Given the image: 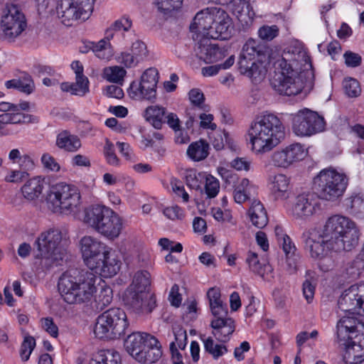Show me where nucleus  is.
Here are the masks:
<instances>
[{
	"label": "nucleus",
	"mask_w": 364,
	"mask_h": 364,
	"mask_svg": "<svg viewBox=\"0 0 364 364\" xmlns=\"http://www.w3.org/2000/svg\"><path fill=\"white\" fill-rule=\"evenodd\" d=\"M305 53L299 51L284 52L282 57L274 63L276 70L279 74L272 80V87L280 95H296L301 92L304 82L303 74L299 71V62L305 58Z\"/></svg>",
	"instance_id": "obj_1"
},
{
	"label": "nucleus",
	"mask_w": 364,
	"mask_h": 364,
	"mask_svg": "<svg viewBox=\"0 0 364 364\" xmlns=\"http://www.w3.org/2000/svg\"><path fill=\"white\" fill-rule=\"evenodd\" d=\"M97 274L87 271L70 269L59 279L58 291L68 304H82L91 300L96 292Z\"/></svg>",
	"instance_id": "obj_2"
},
{
	"label": "nucleus",
	"mask_w": 364,
	"mask_h": 364,
	"mask_svg": "<svg viewBox=\"0 0 364 364\" xmlns=\"http://www.w3.org/2000/svg\"><path fill=\"white\" fill-rule=\"evenodd\" d=\"M80 250L85 265L96 274L105 277L115 275L119 269V260L111 253V248L92 236L82 237Z\"/></svg>",
	"instance_id": "obj_3"
},
{
	"label": "nucleus",
	"mask_w": 364,
	"mask_h": 364,
	"mask_svg": "<svg viewBox=\"0 0 364 364\" xmlns=\"http://www.w3.org/2000/svg\"><path fill=\"white\" fill-rule=\"evenodd\" d=\"M232 19L223 9L207 8L196 14L190 30L202 36L211 39L228 40L231 37Z\"/></svg>",
	"instance_id": "obj_4"
},
{
	"label": "nucleus",
	"mask_w": 364,
	"mask_h": 364,
	"mask_svg": "<svg viewBox=\"0 0 364 364\" xmlns=\"http://www.w3.org/2000/svg\"><path fill=\"white\" fill-rule=\"evenodd\" d=\"M284 129L280 119L273 114L257 117L249 131L252 149L261 154L271 151L284 137Z\"/></svg>",
	"instance_id": "obj_5"
},
{
	"label": "nucleus",
	"mask_w": 364,
	"mask_h": 364,
	"mask_svg": "<svg viewBox=\"0 0 364 364\" xmlns=\"http://www.w3.org/2000/svg\"><path fill=\"white\" fill-rule=\"evenodd\" d=\"M83 223L109 240L117 238L123 229L122 218L105 205H91L84 210Z\"/></svg>",
	"instance_id": "obj_6"
},
{
	"label": "nucleus",
	"mask_w": 364,
	"mask_h": 364,
	"mask_svg": "<svg viewBox=\"0 0 364 364\" xmlns=\"http://www.w3.org/2000/svg\"><path fill=\"white\" fill-rule=\"evenodd\" d=\"M327 222L321 234L315 230H309L302 234V240L305 249L309 252L312 258L319 261V267L323 272H328L334 267V262L328 257L331 251L336 252L331 233L327 229Z\"/></svg>",
	"instance_id": "obj_7"
},
{
	"label": "nucleus",
	"mask_w": 364,
	"mask_h": 364,
	"mask_svg": "<svg viewBox=\"0 0 364 364\" xmlns=\"http://www.w3.org/2000/svg\"><path fill=\"white\" fill-rule=\"evenodd\" d=\"M327 227L331 232L336 252L350 251L359 240V230L350 218L342 215H333L327 220Z\"/></svg>",
	"instance_id": "obj_8"
},
{
	"label": "nucleus",
	"mask_w": 364,
	"mask_h": 364,
	"mask_svg": "<svg viewBox=\"0 0 364 364\" xmlns=\"http://www.w3.org/2000/svg\"><path fill=\"white\" fill-rule=\"evenodd\" d=\"M128 326L124 311L120 308H110L97 316L94 333L100 339L114 340L123 336Z\"/></svg>",
	"instance_id": "obj_9"
},
{
	"label": "nucleus",
	"mask_w": 364,
	"mask_h": 364,
	"mask_svg": "<svg viewBox=\"0 0 364 364\" xmlns=\"http://www.w3.org/2000/svg\"><path fill=\"white\" fill-rule=\"evenodd\" d=\"M348 185L346 175L334 169L321 171L314 178V188L316 196L322 200L335 201L341 197Z\"/></svg>",
	"instance_id": "obj_10"
},
{
	"label": "nucleus",
	"mask_w": 364,
	"mask_h": 364,
	"mask_svg": "<svg viewBox=\"0 0 364 364\" xmlns=\"http://www.w3.org/2000/svg\"><path fill=\"white\" fill-rule=\"evenodd\" d=\"M48 206L53 212L70 213L80 204V195L74 186L65 182L52 185L46 196Z\"/></svg>",
	"instance_id": "obj_11"
},
{
	"label": "nucleus",
	"mask_w": 364,
	"mask_h": 364,
	"mask_svg": "<svg viewBox=\"0 0 364 364\" xmlns=\"http://www.w3.org/2000/svg\"><path fill=\"white\" fill-rule=\"evenodd\" d=\"M62 240L61 232L57 229L41 233L36 241L38 254L37 257L42 259L41 263L46 267L58 265L65 257V250L59 245Z\"/></svg>",
	"instance_id": "obj_12"
},
{
	"label": "nucleus",
	"mask_w": 364,
	"mask_h": 364,
	"mask_svg": "<svg viewBox=\"0 0 364 364\" xmlns=\"http://www.w3.org/2000/svg\"><path fill=\"white\" fill-rule=\"evenodd\" d=\"M95 0H59L57 11L62 22L70 26L72 21L88 19L93 11Z\"/></svg>",
	"instance_id": "obj_13"
},
{
	"label": "nucleus",
	"mask_w": 364,
	"mask_h": 364,
	"mask_svg": "<svg viewBox=\"0 0 364 364\" xmlns=\"http://www.w3.org/2000/svg\"><path fill=\"white\" fill-rule=\"evenodd\" d=\"M159 73L155 68L146 69L141 76L140 82L133 81L128 89L129 97L136 100L153 102L156 97Z\"/></svg>",
	"instance_id": "obj_14"
},
{
	"label": "nucleus",
	"mask_w": 364,
	"mask_h": 364,
	"mask_svg": "<svg viewBox=\"0 0 364 364\" xmlns=\"http://www.w3.org/2000/svg\"><path fill=\"white\" fill-rule=\"evenodd\" d=\"M326 122L323 117L309 109L299 111L293 117L292 129L297 136H311L321 132Z\"/></svg>",
	"instance_id": "obj_15"
},
{
	"label": "nucleus",
	"mask_w": 364,
	"mask_h": 364,
	"mask_svg": "<svg viewBox=\"0 0 364 364\" xmlns=\"http://www.w3.org/2000/svg\"><path fill=\"white\" fill-rule=\"evenodd\" d=\"M26 27L25 16L18 6L14 4L7 5L4 9L1 20L4 38L9 41H13Z\"/></svg>",
	"instance_id": "obj_16"
},
{
	"label": "nucleus",
	"mask_w": 364,
	"mask_h": 364,
	"mask_svg": "<svg viewBox=\"0 0 364 364\" xmlns=\"http://www.w3.org/2000/svg\"><path fill=\"white\" fill-rule=\"evenodd\" d=\"M122 301L128 310L139 315L151 313L156 306L154 294L129 287L124 292Z\"/></svg>",
	"instance_id": "obj_17"
},
{
	"label": "nucleus",
	"mask_w": 364,
	"mask_h": 364,
	"mask_svg": "<svg viewBox=\"0 0 364 364\" xmlns=\"http://www.w3.org/2000/svg\"><path fill=\"white\" fill-rule=\"evenodd\" d=\"M318 197L313 193L297 196L291 208V215L298 220L309 219L320 208Z\"/></svg>",
	"instance_id": "obj_18"
},
{
	"label": "nucleus",
	"mask_w": 364,
	"mask_h": 364,
	"mask_svg": "<svg viewBox=\"0 0 364 364\" xmlns=\"http://www.w3.org/2000/svg\"><path fill=\"white\" fill-rule=\"evenodd\" d=\"M362 296L358 286L352 285L348 289H346L338 299V308L342 311L350 314L363 315L364 303Z\"/></svg>",
	"instance_id": "obj_19"
},
{
	"label": "nucleus",
	"mask_w": 364,
	"mask_h": 364,
	"mask_svg": "<svg viewBox=\"0 0 364 364\" xmlns=\"http://www.w3.org/2000/svg\"><path fill=\"white\" fill-rule=\"evenodd\" d=\"M210 39L202 37L196 48L197 56L206 63H215L228 55L227 50L224 47L210 43Z\"/></svg>",
	"instance_id": "obj_20"
},
{
	"label": "nucleus",
	"mask_w": 364,
	"mask_h": 364,
	"mask_svg": "<svg viewBox=\"0 0 364 364\" xmlns=\"http://www.w3.org/2000/svg\"><path fill=\"white\" fill-rule=\"evenodd\" d=\"M237 65L242 75H246L255 82L260 81L265 75L266 71L262 63H259L256 60H249L243 55L240 54Z\"/></svg>",
	"instance_id": "obj_21"
},
{
	"label": "nucleus",
	"mask_w": 364,
	"mask_h": 364,
	"mask_svg": "<svg viewBox=\"0 0 364 364\" xmlns=\"http://www.w3.org/2000/svg\"><path fill=\"white\" fill-rule=\"evenodd\" d=\"M146 338H148V341L139 355H136V360L141 363H153L161 357V346L154 336H147Z\"/></svg>",
	"instance_id": "obj_22"
},
{
	"label": "nucleus",
	"mask_w": 364,
	"mask_h": 364,
	"mask_svg": "<svg viewBox=\"0 0 364 364\" xmlns=\"http://www.w3.org/2000/svg\"><path fill=\"white\" fill-rule=\"evenodd\" d=\"M210 326L213 328V334L220 342L225 343L230 339V336L235 331V322L232 318L213 319Z\"/></svg>",
	"instance_id": "obj_23"
},
{
	"label": "nucleus",
	"mask_w": 364,
	"mask_h": 364,
	"mask_svg": "<svg viewBox=\"0 0 364 364\" xmlns=\"http://www.w3.org/2000/svg\"><path fill=\"white\" fill-rule=\"evenodd\" d=\"M240 54L247 57L249 60H256L259 63H263L268 55V51L264 45L250 38L243 46Z\"/></svg>",
	"instance_id": "obj_24"
},
{
	"label": "nucleus",
	"mask_w": 364,
	"mask_h": 364,
	"mask_svg": "<svg viewBox=\"0 0 364 364\" xmlns=\"http://www.w3.org/2000/svg\"><path fill=\"white\" fill-rule=\"evenodd\" d=\"M147 336H152L149 333L135 332L129 334L124 341V348L127 352L135 360L139 355L143 347L148 341Z\"/></svg>",
	"instance_id": "obj_25"
},
{
	"label": "nucleus",
	"mask_w": 364,
	"mask_h": 364,
	"mask_svg": "<svg viewBox=\"0 0 364 364\" xmlns=\"http://www.w3.org/2000/svg\"><path fill=\"white\" fill-rule=\"evenodd\" d=\"M55 146L65 151L75 152L81 147V141L77 136L63 130L58 134Z\"/></svg>",
	"instance_id": "obj_26"
},
{
	"label": "nucleus",
	"mask_w": 364,
	"mask_h": 364,
	"mask_svg": "<svg viewBox=\"0 0 364 364\" xmlns=\"http://www.w3.org/2000/svg\"><path fill=\"white\" fill-rule=\"evenodd\" d=\"M344 359L349 364H359L364 360V336L361 335L356 341L346 348Z\"/></svg>",
	"instance_id": "obj_27"
},
{
	"label": "nucleus",
	"mask_w": 364,
	"mask_h": 364,
	"mask_svg": "<svg viewBox=\"0 0 364 364\" xmlns=\"http://www.w3.org/2000/svg\"><path fill=\"white\" fill-rule=\"evenodd\" d=\"M44 184V180L39 176L31 178L21 188L22 194L27 200H33L41 195Z\"/></svg>",
	"instance_id": "obj_28"
},
{
	"label": "nucleus",
	"mask_w": 364,
	"mask_h": 364,
	"mask_svg": "<svg viewBox=\"0 0 364 364\" xmlns=\"http://www.w3.org/2000/svg\"><path fill=\"white\" fill-rule=\"evenodd\" d=\"M166 109L165 107L159 105H151L145 109L144 117L155 129H160L166 122Z\"/></svg>",
	"instance_id": "obj_29"
},
{
	"label": "nucleus",
	"mask_w": 364,
	"mask_h": 364,
	"mask_svg": "<svg viewBox=\"0 0 364 364\" xmlns=\"http://www.w3.org/2000/svg\"><path fill=\"white\" fill-rule=\"evenodd\" d=\"M289 179L284 174H277L272 181V193L275 199L285 200L289 197Z\"/></svg>",
	"instance_id": "obj_30"
},
{
	"label": "nucleus",
	"mask_w": 364,
	"mask_h": 364,
	"mask_svg": "<svg viewBox=\"0 0 364 364\" xmlns=\"http://www.w3.org/2000/svg\"><path fill=\"white\" fill-rule=\"evenodd\" d=\"M249 215L252 224L258 228H263L268 223L267 212L260 201L252 202L249 210Z\"/></svg>",
	"instance_id": "obj_31"
},
{
	"label": "nucleus",
	"mask_w": 364,
	"mask_h": 364,
	"mask_svg": "<svg viewBox=\"0 0 364 364\" xmlns=\"http://www.w3.org/2000/svg\"><path fill=\"white\" fill-rule=\"evenodd\" d=\"M0 122L3 123V124L38 123V119L33 115L21 113L17 111L0 114Z\"/></svg>",
	"instance_id": "obj_32"
},
{
	"label": "nucleus",
	"mask_w": 364,
	"mask_h": 364,
	"mask_svg": "<svg viewBox=\"0 0 364 364\" xmlns=\"http://www.w3.org/2000/svg\"><path fill=\"white\" fill-rule=\"evenodd\" d=\"M209 144L203 139L191 143L187 149V155L195 161H200L208 156Z\"/></svg>",
	"instance_id": "obj_33"
},
{
	"label": "nucleus",
	"mask_w": 364,
	"mask_h": 364,
	"mask_svg": "<svg viewBox=\"0 0 364 364\" xmlns=\"http://www.w3.org/2000/svg\"><path fill=\"white\" fill-rule=\"evenodd\" d=\"M112 289L105 284L101 286L100 292L95 296V301L92 303V308L95 311H102L112 301Z\"/></svg>",
	"instance_id": "obj_34"
},
{
	"label": "nucleus",
	"mask_w": 364,
	"mask_h": 364,
	"mask_svg": "<svg viewBox=\"0 0 364 364\" xmlns=\"http://www.w3.org/2000/svg\"><path fill=\"white\" fill-rule=\"evenodd\" d=\"M150 285V273L146 270H139L134 274L132 282L128 287L136 291H149Z\"/></svg>",
	"instance_id": "obj_35"
},
{
	"label": "nucleus",
	"mask_w": 364,
	"mask_h": 364,
	"mask_svg": "<svg viewBox=\"0 0 364 364\" xmlns=\"http://www.w3.org/2000/svg\"><path fill=\"white\" fill-rule=\"evenodd\" d=\"M232 5V11L240 21L247 23V18H251L254 14L250 10L249 0H235L230 3Z\"/></svg>",
	"instance_id": "obj_36"
},
{
	"label": "nucleus",
	"mask_w": 364,
	"mask_h": 364,
	"mask_svg": "<svg viewBox=\"0 0 364 364\" xmlns=\"http://www.w3.org/2000/svg\"><path fill=\"white\" fill-rule=\"evenodd\" d=\"M60 88L63 92H70L72 95L83 96L89 92L88 79L76 80L75 83L63 82Z\"/></svg>",
	"instance_id": "obj_37"
},
{
	"label": "nucleus",
	"mask_w": 364,
	"mask_h": 364,
	"mask_svg": "<svg viewBox=\"0 0 364 364\" xmlns=\"http://www.w3.org/2000/svg\"><path fill=\"white\" fill-rule=\"evenodd\" d=\"M89 364H121V357L118 352L107 350L100 352Z\"/></svg>",
	"instance_id": "obj_38"
},
{
	"label": "nucleus",
	"mask_w": 364,
	"mask_h": 364,
	"mask_svg": "<svg viewBox=\"0 0 364 364\" xmlns=\"http://www.w3.org/2000/svg\"><path fill=\"white\" fill-rule=\"evenodd\" d=\"M206 173L197 172L196 170H188L186 173V183L192 189L201 190V185L204 183Z\"/></svg>",
	"instance_id": "obj_39"
},
{
	"label": "nucleus",
	"mask_w": 364,
	"mask_h": 364,
	"mask_svg": "<svg viewBox=\"0 0 364 364\" xmlns=\"http://www.w3.org/2000/svg\"><path fill=\"white\" fill-rule=\"evenodd\" d=\"M361 336L357 334V331L344 328L341 324H337V338L338 341L341 343L347 348L352 343L353 339H358Z\"/></svg>",
	"instance_id": "obj_40"
},
{
	"label": "nucleus",
	"mask_w": 364,
	"mask_h": 364,
	"mask_svg": "<svg viewBox=\"0 0 364 364\" xmlns=\"http://www.w3.org/2000/svg\"><path fill=\"white\" fill-rule=\"evenodd\" d=\"M204 348L205 351L210 353L214 359L219 358L228 352L225 346L223 344H215L211 337H208L204 340Z\"/></svg>",
	"instance_id": "obj_41"
},
{
	"label": "nucleus",
	"mask_w": 364,
	"mask_h": 364,
	"mask_svg": "<svg viewBox=\"0 0 364 364\" xmlns=\"http://www.w3.org/2000/svg\"><path fill=\"white\" fill-rule=\"evenodd\" d=\"M288 159L291 165L298 161H301L306 155L304 146L300 144H293L285 148Z\"/></svg>",
	"instance_id": "obj_42"
},
{
	"label": "nucleus",
	"mask_w": 364,
	"mask_h": 364,
	"mask_svg": "<svg viewBox=\"0 0 364 364\" xmlns=\"http://www.w3.org/2000/svg\"><path fill=\"white\" fill-rule=\"evenodd\" d=\"M126 73L127 72L123 68L117 65L106 68L104 70L105 78L109 82L116 83H121L123 81Z\"/></svg>",
	"instance_id": "obj_43"
},
{
	"label": "nucleus",
	"mask_w": 364,
	"mask_h": 364,
	"mask_svg": "<svg viewBox=\"0 0 364 364\" xmlns=\"http://www.w3.org/2000/svg\"><path fill=\"white\" fill-rule=\"evenodd\" d=\"M235 63L234 55L229 57L224 63L204 67L202 68V74L203 76L210 77L218 73L221 69H228L230 68Z\"/></svg>",
	"instance_id": "obj_44"
},
{
	"label": "nucleus",
	"mask_w": 364,
	"mask_h": 364,
	"mask_svg": "<svg viewBox=\"0 0 364 364\" xmlns=\"http://www.w3.org/2000/svg\"><path fill=\"white\" fill-rule=\"evenodd\" d=\"M246 262L249 265L250 270L262 277H264V270L267 266H262L258 259L257 255L255 252H249L246 259Z\"/></svg>",
	"instance_id": "obj_45"
},
{
	"label": "nucleus",
	"mask_w": 364,
	"mask_h": 364,
	"mask_svg": "<svg viewBox=\"0 0 364 364\" xmlns=\"http://www.w3.org/2000/svg\"><path fill=\"white\" fill-rule=\"evenodd\" d=\"M131 52L139 63L144 60L149 55L146 45L140 40L132 43Z\"/></svg>",
	"instance_id": "obj_46"
},
{
	"label": "nucleus",
	"mask_w": 364,
	"mask_h": 364,
	"mask_svg": "<svg viewBox=\"0 0 364 364\" xmlns=\"http://www.w3.org/2000/svg\"><path fill=\"white\" fill-rule=\"evenodd\" d=\"M158 9L164 14L169 13L181 7L183 0H154Z\"/></svg>",
	"instance_id": "obj_47"
},
{
	"label": "nucleus",
	"mask_w": 364,
	"mask_h": 364,
	"mask_svg": "<svg viewBox=\"0 0 364 364\" xmlns=\"http://www.w3.org/2000/svg\"><path fill=\"white\" fill-rule=\"evenodd\" d=\"M189 100L191 104L204 111L208 110V106L204 104L205 97L203 93L198 88L192 89L188 92Z\"/></svg>",
	"instance_id": "obj_48"
},
{
	"label": "nucleus",
	"mask_w": 364,
	"mask_h": 364,
	"mask_svg": "<svg viewBox=\"0 0 364 364\" xmlns=\"http://www.w3.org/2000/svg\"><path fill=\"white\" fill-rule=\"evenodd\" d=\"M204 182L205 183V193L208 197L210 198H215L218 195L220 189L218 181L213 176L206 174Z\"/></svg>",
	"instance_id": "obj_49"
},
{
	"label": "nucleus",
	"mask_w": 364,
	"mask_h": 364,
	"mask_svg": "<svg viewBox=\"0 0 364 364\" xmlns=\"http://www.w3.org/2000/svg\"><path fill=\"white\" fill-rule=\"evenodd\" d=\"M172 330L175 338V341L173 342L175 343L176 346L178 349H185L187 344L186 331L180 326H173Z\"/></svg>",
	"instance_id": "obj_50"
},
{
	"label": "nucleus",
	"mask_w": 364,
	"mask_h": 364,
	"mask_svg": "<svg viewBox=\"0 0 364 364\" xmlns=\"http://www.w3.org/2000/svg\"><path fill=\"white\" fill-rule=\"evenodd\" d=\"M271 159L273 165L277 167L287 168L291 165L285 149L274 151L271 156Z\"/></svg>",
	"instance_id": "obj_51"
},
{
	"label": "nucleus",
	"mask_w": 364,
	"mask_h": 364,
	"mask_svg": "<svg viewBox=\"0 0 364 364\" xmlns=\"http://www.w3.org/2000/svg\"><path fill=\"white\" fill-rule=\"evenodd\" d=\"M36 346V341L33 337L28 336L24 338L20 349V355L23 361L29 359L30 355Z\"/></svg>",
	"instance_id": "obj_52"
},
{
	"label": "nucleus",
	"mask_w": 364,
	"mask_h": 364,
	"mask_svg": "<svg viewBox=\"0 0 364 364\" xmlns=\"http://www.w3.org/2000/svg\"><path fill=\"white\" fill-rule=\"evenodd\" d=\"M104 154L106 158L107 162L113 166H117L119 164V159L115 154L114 144L109 140L106 139L105 145L104 146Z\"/></svg>",
	"instance_id": "obj_53"
},
{
	"label": "nucleus",
	"mask_w": 364,
	"mask_h": 364,
	"mask_svg": "<svg viewBox=\"0 0 364 364\" xmlns=\"http://www.w3.org/2000/svg\"><path fill=\"white\" fill-rule=\"evenodd\" d=\"M18 90L29 95L33 92L35 88L34 82L31 77L27 73H24L22 76L17 78Z\"/></svg>",
	"instance_id": "obj_54"
},
{
	"label": "nucleus",
	"mask_w": 364,
	"mask_h": 364,
	"mask_svg": "<svg viewBox=\"0 0 364 364\" xmlns=\"http://www.w3.org/2000/svg\"><path fill=\"white\" fill-rule=\"evenodd\" d=\"M111 26L117 32L123 31H129L132 27V20L128 15H123L121 18L115 20Z\"/></svg>",
	"instance_id": "obj_55"
},
{
	"label": "nucleus",
	"mask_w": 364,
	"mask_h": 364,
	"mask_svg": "<svg viewBox=\"0 0 364 364\" xmlns=\"http://www.w3.org/2000/svg\"><path fill=\"white\" fill-rule=\"evenodd\" d=\"M343 87L346 95L349 97H357L360 93L359 82L355 79L350 78L345 80L343 82Z\"/></svg>",
	"instance_id": "obj_56"
},
{
	"label": "nucleus",
	"mask_w": 364,
	"mask_h": 364,
	"mask_svg": "<svg viewBox=\"0 0 364 364\" xmlns=\"http://www.w3.org/2000/svg\"><path fill=\"white\" fill-rule=\"evenodd\" d=\"M119 63L124 65L127 68L135 67L139 63L132 52H122L117 57Z\"/></svg>",
	"instance_id": "obj_57"
},
{
	"label": "nucleus",
	"mask_w": 364,
	"mask_h": 364,
	"mask_svg": "<svg viewBox=\"0 0 364 364\" xmlns=\"http://www.w3.org/2000/svg\"><path fill=\"white\" fill-rule=\"evenodd\" d=\"M41 163L43 167L50 171L58 172L60 169V164L56 159L48 153H45L41 156Z\"/></svg>",
	"instance_id": "obj_58"
},
{
	"label": "nucleus",
	"mask_w": 364,
	"mask_h": 364,
	"mask_svg": "<svg viewBox=\"0 0 364 364\" xmlns=\"http://www.w3.org/2000/svg\"><path fill=\"white\" fill-rule=\"evenodd\" d=\"M287 259V270L289 274H294L299 269L301 257L299 254L292 253L286 255Z\"/></svg>",
	"instance_id": "obj_59"
},
{
	"label": "nucleus",
	"mask_w": 364,
	"mask_h": 364,
	"mask_svg": "<svg viewBox=\"0 0 364 364\" xmlns=\"http://www.w3.org/2000/svg\"><path fill=\"white\" fill-rule=\"evenodd\" d=\"M279 29L277 26H264L259 29V36L266 41H271L278 35Z\"/></svg>",
	"instance_id": "obj_60"
},
{
	"label": "nucleus",
	"mask_w": 364,
	"mask_h": 364,
	"mask_svg": "<svg viewBox=\"0 0 364 364\" xmlns=\"http://www.w3.org/2000/svg\"><path fill=\"white\" fill-rule=\"evenodd\" d=\"M212 314L215 317V319L228 318V307L225 304L220 303L210 306Z\"/></svg>",
	"instance_id": "obj_61"
},
{
	"label": "nucleus",
	"mask_w": 364,
	"mask_h": 364,
	"mask_svg": "<svg viewBox=\"0 0 364 364\" xmlns=\"http://www.w3.org/2000/svg\"><path fill=\"white\" fill-rule=\"evenodd\" d=\"M343 57L345 58V63L348 67L355 68L359 66L361 63V56L352 51H346L344 53Z\"/></svg>",
	"instance_id": "obj_62"
},
{
	"label": "nucleus",
	"mask_w": 364,
	"mask_h": 364,
	"mask_svg": "<svg viewBox=\"0 0 364 364\" xmlns=\"http://www.w3.org/2000/svg\"><path fill=\"white\" fill-rule=\"evenodd\" d=\"M347 206L350 207L353 211H360L364 207V200L360 195L352 196L346 200Z\"/></svg>",
	"instance_id": "obj_63"
},
{
	"label": "nucleus",
	"mask_w": 364,
	"mask_h": 364,
	"mask_svg": "<svg viewBox=\"0 0 364 364\" xmlns=\"http://www.w3.org/2000/svg\"><path fill=\"white\" fill-rule=\"evenodd\" d=\"M210 306L223 303L220 291L218 288L212 287L207 292Z\"/></svg>",
	"instance_id": "obj_64"
}]
</instances>
